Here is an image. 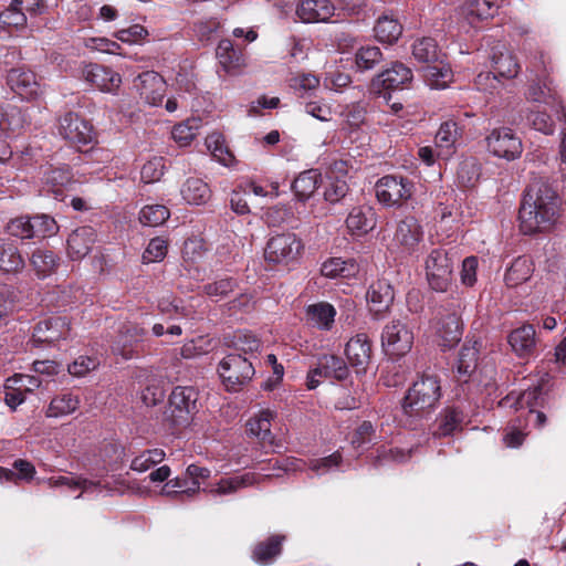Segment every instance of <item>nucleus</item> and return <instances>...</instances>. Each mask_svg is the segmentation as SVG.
Masks as SVG:
<instances>
[{"label": "nucleus", "instance_id": "f257e3e1", "mask_svg": "<svg viewBox=\"0 0 566 566\" xmlns=\"http://www.w3.org/2000/svg\"><path fill=\"white\" fill-rule=\"evenodd\" d=\"M562 207V198L553 186L544 179H534L518 211L521 231L528 235L549 231L557 223Z\"/></svg>", "mask_w": 566, "mask_h": 566}, {"label": "nucleus", "instance_id": "f03ea898", "mask_svg": "<svg viewBox=\"0 0 566 566\" xmlns=\"http://www.w3.org/2000/svg\"><path fill=\"white\" fill-rule=\"evenodd\" d=\"M440 397V380L434 375L423 374L407 391L402 410L410 418H422L436 408Z\"/></svg>", "mask_w": 566, "mask_h": 566}, {"label": "nucleus", "instance_id": "7ed1b4c3", "mask_svg": "<svg viewBox=\"0 0 566 566\" xmlns=\"http://www.w3.org/2000/svg\"><path fill=\"white\" fill-rule=\"evenodd\" d=\"M376 198L387 208H400L415 193V182L405 176L386 175L375 185Z\"/></svg>", "mask_w": 566, "mask_h": 566}, {"label": "nucleus", "instance_id": "20e7f679", "mask_svg": "<svg viewBox=\"0 0 566 566\" xmlns=\"http://www.w3.org/2000/svg\"><path fill=\"white\" fill-rule=\"evenodd\" d=\"M218 374L228 391H238L253 378L255 369L251 357L231 353L220 360Z\"/></svg>", "mask_w": 566, "mask_h": 566}, {"label": "nucleus", "instance_id": "39448f33", "mask_svg": "<svg viewBox=\"0 0 566 566\" xmlns=\"http://www.w3.org/2000/svg\"><path fill=\"white\" fill-rule=\"evenodd\" d=\"M453 259L443 248L433 249L426 259V275L430 287L446 292L451 283Z\"/></svg>", "mask_w": 566, "mask_h": 566}, {"label": "nucleus", "instance_id": "423d86ee", "mask_svg": "<svg viewBox=\"0 0 566 566\" xmlns=\"http://www.w3.org/2000/svg\"><path fill=\"white\" fill-rule=\"evenodd\" d=\"M302 249V241L295 233H279L269 239L264 250V256L265 260L271 263L290 264L297 260Z\"/></svg>", "mask_w": 566, "mask_h": 566}, {"label": "nucleus", "instance_id": "0eeeda50", "mask_svg": "<svg viewBox=\"0 0 566 566\" xmlns=\"http://www.w3.org/2000/svg\"><path fill=\"white\" fill-rule=\"evenodd\" d=\"M412 71L400 62L377 74L370 83V92L390 98L389 92L403 90L412 81Z\"/></svg>", "mask_w": 566, "mask_h": 566}, {"label": "nucleus", "instance_id": "6e6552de", "mask_svg": "<svg viewBox=\"0 0 566 566\" xmlns=\"http://www.w3.org/2000/svg\"><path fill=\"white\" fill-rule=\"evenodd\" d=\"M413 344L412 332L400 321L388 323L381 333V347L386 355L399 358L409 353Z\"/></svg>", "mask_w": 566, "mask_h": 566}, {"label": "nucleus", "instance_id": "1a4fd4ad", "mask_svg": "<svg viewBox=\"0 0 566 566\" xmlns=\"http://www.w3.org/2000/svg\"><path fill=\"white\" fill-rule=\"evenodd\" d=\"M70 322L64 316H51L36 323L31 343L34 347L54 346L70 336Z\"/></svg>", "mask_w": 566, "mask_h": 566}, {"label": "nucleus", "instance_id": "9d476101", "mask_svg": "<svg viewBox=\"0 0 566 566\" xmlns=\"http://www.w3.org/2000/svg\"><path fill=\"white\" fill-rule=\"evenodd\" d=\"M486 146L491 154L506 160H514L522 155L521 138L509 127L494 128L486 137Z\"/></svg>", "mask_w": 566, "mask_h": 566}, {"label": "nucleus", "instance_id": "9b49d317", "mask_svg": "<svg viewBox=\"0 0 566 566\" xmlns=\"http://www.w3.org/2000/svg\"><path fill=\"white\" fill-rule=\"evenodd\" d=\"M198 391L191 386H177L169 396L171 417L176 424H187L197 411Z\"/></svg>", "mask_w": 566, "mask_h": 566}, {"label": "nucleus", "instance_id": "f8f14e48", "mask_svg": "<svg viewBox=\"0 0 566 566\" xmlns=\"http://www.w3.org/2000/svg\"><path fill=\"white\" fill-rule=\"evenodd\" d=\"M57 132L63 139L75 145H88L94 139L92 125L73 112L60 117Z\"/></svg>", "mask_w": 566, "mask_h": 566}, {"label": "nucleus", "instance_id": "ddd939ff", "mask_svg": "<svg viewBox=\"0 0 566 566\" xmlns=\"http://www.w3.org/2000/svg\"><path fill=\"white\" fill-rule=\"evenodd\" d=\"M81 77L102 92L115 93L120 84V75L104 65L90 63L83 66Z\"/></svg>", "mask_w": 566, "mask_h": 566}, {"label": "nucleus", "instance_id": "4468645a", "mask_svg": "<svg viewBox=\"0 0 566 566\" xmlns=\"http://www.w3.org/2000/svg\"><path fill=\"white\" fill-rule=\"evenodd\" d=\"M439 346L451 348L462 337V324L455 313L439 314L431 325Z\"/></svg>", "mask_w": 566, "mask_h": 566}, {"label": "nucleus", "instance_id": "2eb2a0df", "mask_svg": "<svg viewBox=\"0 0 566 566\" xmlns=\"http://www.w3.org/2000/svg\"><path fill=\"white\" fill-rule=\"evenodd\" d=\"M43 191L52 192L59 200H64L65 191H75L78 185L66 167H48L42 177Z\"/></svg>", "mask_w": 566, "mask_h": 566}, {"label": "nucleus", "instance_id": "dca6fc26", "mask_svg": "<svg viewBox=\"0 0 566 566\" xmlns=\"http://www.w3.org/2000/svg\"><path fill=\"white\" fill-rule=\"evenodd\" d=\"M394 298V289L391 284L384 279L373 282L366 293L369 311L376 319L384 317L390 308Z\"/></svg>", "mask_w": 566, "mask_h": 566}, {"label": "nucleus", "instance_id": "f3484780", "mask_svg": "<svg viewBox=\"0 0 566 566\" xmlns=\"http://www.w3.org/2000/svg\"><path fill=\"white\" fill-rule=\"evenodd\" d=\"M135 86L140 97L149 105L161 104L166 93V82L161 75L154 71H147L138 75Z\"/></svg>", "mask_w": 566, "mask_h": 566}, {"label": "nucleus", "instance_id": "a211bd4d", "mask_svg": "<svg viewBox=\"0 0 566 566\" xmlns=\"http://www.w3.org/2000/svg\"><path fill=\"white\" fill-rule=\"evenodd\" d=\"M10 88L22 99L31 101L39 96L41 87L35 74L22 67L12 69L7 77Z\"/></svg>", "mask_w": 566, "mask_h": 566}, {"label": "nucleus", "instance_id": "6ab92c4d", "mask_svg": "<svg viewBox=\"0 0 566 566\" xmlns=\"http://www.w3.org/2000/svg\"><path fill=\"white\" fill-rule=\"evenodd\" d=\"M345 354L353 367L365 371L371 357V343L368 336L359 333L352 337L346 344Z\"/></svg>", "mask_w": 566, "mask_h": 566}, {"label": "nucleus", "instance_id": "aec40b11", "mask_svg": "<svg viewBox=\"0 0 566 566\" xmlns=\"http://www.w3.org/2000/svg\"><path fill=\"white\" fill-rule=\"evenodd\" d=\"M96 241V232L92 227L75 229L67 238V255L72 260H81L92 250Z\"/></svg>", "mask_w": 566, "mask_h": 566}, {"label": "nucleus", "instance_id": "412c9836", "mask_svg": "<svg viewBox=\"0 0 566 566\" xmlns=\"http://www.w3.org/2000/svg\"><path fill=\"white\" fill-rule=\"evenodd\" d=\"M335 11L329 0H303L296 9V14L305 23L328 21Z\"/></svg>", "mask_w": 566, "mask_h": 566}, {"label": "nucleus", "instance_id": "4be33fe9", "mask_svg": "<svg viewBox=\"0 0 566 566\" xmlns=\"http://www.w3.org/2000/svg\"><path fill=\"white\" fill-rule=\"evenodd\" d=\"M422 235L423 233L418 220L413 217H407L398 223L395 241L405 252L411 253L422 240Z\"/></svg>", "mask_w": 566, "mask_h": 566}, {"label": "nucleus", "instance_id": "5701e85b", "mask_svg": "<svg viewBox=\"0 0 566 566\" xmlns=\"http://www.w3.org/2000/svg\"><path fill=\"white\" fill-rule=\"evenodd\" d=\"M146 335V329L136 324L124 325L120 329L119 338L112 346V350L116 355H120L124 359L134 357V344H137Z\"/></svg>", "mask_w": 566, "mask_h": 566}, {"label": "nucleus", "instance_id": "b1692460", "mask_svg": "<svg viewBox=\"0 0 566 566\" xmlns=\"http://www.w3.org/2000/svg\"><path fill=\"white\" fill-rule=\"evenodd\" d=\"M509 344L518 357L531 356L536 347V332L533 325L524 324L509 335Z\"/></svg>", "mask_w": 566, "mask_h": 566}, {"label": "nucleus", "instance_id": "393cba45", "mask_svg": "<svg viewBox=\"0 0 566 566\" xmlns=\"http://www.w3.org/2000/svg\"><path fill=\"white\" fill-rule=\"evenodd\" d=\"M336 310L327 302L310 304L305 308L306 322L321 331H331L335 323Z\"/></svg>", "mask_w": 566, "mask_h": 566}, {"label": "nucleus", "instance_id": "a878e982", "mask_svg": "<svg viewBox=\"0 0 566 566\" xmlns=\"http://www.w3.org/2000/svg\"><path fill=\"white\" fill-rule=\"evenodd\" d=\"M216 56L226 73L235 74L244 65L242 51L235 49L229 39L221 40L216 49Z\"/></svg>", "mask_w": 566, "mask_h": 566}, {"label": "nucleus", "instance_id": "bb28decb", "mask_svg": "<svg viewBox=\"0 0 566 566\" xmlns=\"http://www.w3.org/2000/svg\"><path fill=\"white\" fill-rule=\"evenodd\" d=\"M347 229L354 235H363L376 226L375 212L371 207H355L346 219Z\"/></svg>", "mask_w": 566, "mask_h": 566}, {"label": "nucleus", "instance_id": "cd10ccee", "mask_svg": "<svg viewBox=\"0 0 566 566\" xmlns=\"http://www.w3.org/2000/svg\"><path fill=\"white\" fill-rule=\"evenodd\" d=\"M180 195L188 205L203 206L210 200L212 193L206 181L190 177L182 184Z\"/></svg>", "mask_w": 566, "mask_h": 566}, {"label": "nucleus", "instance_id": "c85d7f7f", "mask_svg": "<svg viewBox=\"0 0 566 566\" xmlns=\"http://www.w3.org/2000/svg\"><path fill=\"white\" fill-rule=\"evenodd\" d=\"M322 184V175L317 169L302 171L293 181L292 190L301 202L307 201Z\"/></svg>", "mask_w": 566, "mask_h": 566}, {"label": "nucleus", "instance_id": "c756f323", "mask_svg": "<svg viewBox=\"0 0 566 566\" xmlns=\"http://www.w3.org/2000/svg\"><path fill=\"white\" fill-rule=\"evenodd\" d=\"M259 481V475L253 472H247L240 475L222 478L214 486L210 489V493L214 495H229L241 489L253 485Z\"/></svg>", "mask_w": 566, "mask_h": 566}, {"label": "nucleus", "instance_id": "7c9ffc66", "mask_svg": "<svg viewBox=\"0 0 566 566\" xmlns=\"http://www.w3.org/2000/svg\"><path fill=\"white\" fill-rule=\"evenodd\" d=\"M534 272L533 261L528 256H518L507 268L504 282L507 287H516L528 281Z\"/></svg>", "mask_w": 566, "mask_h": 566}, {"label": "nucleus", "instance_id": "2f4dec72", "mask_svg": "<svg viewBox=\"0 0 566 566\" xmlns=\"http://www.w3.org/2000/svg\"><path fill=\"white\" fill-rule=\"evenodd\" d=\"M548 374H544L536 386L521 392L514 402L515 409H527V416H533L534 409L542 406L544 400V384L548 381Z\"/></svg>", "mask_w": 566, "mask_h": 566}, {"label": "nucleus", "instance_id": "473e14b6", "mask_svg": "<svg viewBox=\"0 0 566 566\" xmlns=\"http://www.w3.org/2000/svg\"><path fill=\"white\" fill-rule=\"evenodd\" d=\"M464 413L458 407L446 408L438 418V427L434 437H448L462 429Z\"/></svg>", "mask_w": 566, "mask_h": 566}, {"label": "nucleus", "instance_id": "72a5a7b5", "mask_svg": "<svg viewBox=\"0 0 566 566\" xmlns=\"http://www.w3.org/2000/svg\"><path fill=\"white\" fill-rule=\"evenodd\" d=\"M60 261V258L48 249H36L31 255V265L40 279L53 274L57 270Z\"/></svg>", "mask_w": 566, "mask_h": 566}, {"label": "nucleus", "instance_id": "f704fd0d", "mask_svg": "<svg viewBox=\"0 0 566 566\" xmlns=\"http://www.w3.org/2000/svg\"><path fill=\"white\" fill-rule=\"evenodd\" d=\"M27 123L21 109L14 105L6 104L0 107V136H10L20 130Z\"/></svg>", "mask_w": 566, "mask_h": 566}, {"label": "nucleus", "instance_id": "c9c22d12", "mask_svg": "<svg viewBox=\"0 0 566 566\" xmlns=\"http://www.w3.org/2000/svg\"><path fill=\"white\" fill-rule=\"evenodd\" d=\"M497 9L499 6L493 0H468L462 8V12L469 23L474 24L476 21L493 18Z\"/></svg>", "mask_w": 566, "mask_h": 566}, {"label": "nucleus", "instance_id": "e433bc0d", "mask_svg": "<svg viewBox=\"0 0 566 566\" xmlns=\"http://www.w3.org/2000/svg\"><path fill=\"white\" fill-rule=\"evenodd\" d=\"M358 271V264L354 260H343L340 258H332L325 261L321 269L322 274L331 279H349L355 276Z\"/></svg>", "mask_w": 566, "mask_h": 566}, {"label": "nucleus", "instance_id": "4c0bfd02", "mask_svg": "<svg viewBox=\"0 0 566 566\" xmlns=\"http://www.w3.org/2000/svg\"><path fill=\"white\" fill-rule=\"evenodd\" d=\"M275 417H276V413L273 410H270V409L260 410L258 415H255L253 418H251L248 421L247 426H248L249 432L262 441L271 442V440H272L271 427H272V421L274 420Z\"/></svg>", "mask_w": 566, "mask_h": 566}, {"label": "nucleus", "instance_id": "58836bf2", "mask_svg": "<svg viewBox=\"0 0 566 566\" xmlns=\"http://www.w3.org/2000/svg\"><path fill=\"white\" fill-rule=\"evenodd\" d=\"M376 39L386 44H392L400 38L402 25L399 21L389 15H381L374 27Z\"/></svg>", "mask_w": 566, "mask_h": 566}, {"label": "nucleus", "instance_id": "ea45409f", "mask_svg": "<svg viewBox=\"0 0 566 566\" xmlns=\"http://www.w3.org/2000/svg\"><path fill=\"white\" fill-rule=\"evenodd\" d=\"M437 65H428L424 67V82L430 88L443 90L453 80V73L449 64H444L442 60Z\"/></svg>", "mask_w": 566, "mask_h": 566}, {"label": "nucleus", "instance_id": "a19ab883", "mask_svg": "<svg viewBox=\"0 0 566 566\" xmlns=\"http://www.w3.org/2000/svg\"><path fill=\"white\" fill-rule=\"evenodd\" d=\"M412 55L419 63H436L442 60V52L432 38H421L412 44Z\"/></svg>", "mask_w": 566, "mask_h": 566}, {"label": "nucleus", "instance_id": "79ce46f5", "mask_svg": "<svg viewBox=\"0 0 566 566\" xmlns=\"http://www.w3.org/2000/svg\"><path fill=\"white\" fill-rule=\"evenodd\" d=\"M24 268V260L12 242L0 241V270L17 273Z\"/></svg>", "mask_w": 566, "mask_h": 566}, {"label": "nucleus", "instance_id": "37998d69", "mask_svg": "<svg viewBox=\"0 0 566 566\" xmlns=\"http://www.w3.org/2000/svg\"><path fill=\"white\" fill-rule=\"evenodd\" d=\"M206 146L212 157L226 167H231L235 163L233 154L226 146L224 137L220 133H212L206 138Z\"/></svg>", "mask_w": 566, "mask_h": 566}, {"label": "nucleus", "instance_id": "c03bdc74", "mask_svg": "<svg viewBox=\"0 0 566 566\" xmlns=\"http://www.w3.org/2000/svg\"><path fill=\"white\" fill-rule=\"evenodd\" d=\"M80 406L77 396L71 392H63L55 396L46 410V416L52 418L64 417L73 413Z\"/></svg>", "mask_w": 566, "mask_h": 566}, {"label": "nucleus", "instance_id": "a18cd8bd", "mask_svg": "<svg viewBox=\"0 0 566 566\" xmlns=\"http://www.w3.org/2000/svg\"><path fill=\"white\" fill-rule=\"evenodd\" d=\"M481 343L474 340L464 344L459 353L457 371L461 376H470L476 368L479 349Z\"/></svg>", "mask_w": 566, "mask_h": 566}, {"label": "nucleus", "instance_id": "49530a36", "mask_svg": "<svg viewBox=\"0 0 566 566\" xmlns=\"http://www.w3.org/2000/svg\"><path fill=\"white\" fill-rule=\"evenodd\" d=\"M318 371H322L324 378H334L343 380L348 376V367L345 361L334 355H325L318 359Z\"/></svg>", "mask_w": 566, "mask_h": 566}, {"label": "nucleus", "instance_id": "de8ad7c7", "mask_svg": "<svg viewBox=\"0 0 566 566\" xmlns=\"http://www.w3.org/2000/svg\"><path fill=\"white\" fill-rule=\"evenodd\" d=\"M284 536L274 535L266 542L260 543L253 551V559L262 565H268L280 555Z\"/></svg>", "mask_w": 566, "mask_h": 566}, {"label": "nucleus", "instance_id": "09e8293b", "mask_svg": "<svg viewBox=\"0 0 566 566\" xmlns=\"http://www.w3.org/2000/svg\"><path fill=\"white\" fill-rule=\"evenodd\" d=\"M51 488L66 486L70 490H82L92 492L99 488V482L87 480L78 475L52 476L48 480Z\"/></svg>", "mask_w": 566, "mask_h": 566}, {"label": "nucleus", "instance_id": "8fccbe9b", "mask_svg": "<svg viewBox=\"0 0 566 566\" xmlns=\"http://www.w3.org/2000/svg\"><path fill=\"white\" fill-rule=\"evenodd\" d=\"M166 453L163 449L155 448L142 451L130 462L133 471L143 473L164 461Z\"/></svg>", "mask_w": 566, "mask_h": 566}, {"label": "nucleus", "instance_id": "3c124183", "mask_svg": "<svg viewBox=\"0 0 566 566\" xmlns=\"http://www.w3.org/2000/svg\"><path fill=\"white\" fill-rule=\"evenodd\" d=\"M382 61V53L376 45L360 46L355 53V66L358 71L374 69Z\"/></svg>", "mask_w": 566, "mask_h": 566}, {"label": "nucleus", "instance_id": "603ef678", "mask_svg": "<svg viewBox=\"0 0 566 566\" xmlns=\"http://www.w3.org/2000/svg\"><path fill=\"white\" fill-rule=\"evenodd\" d=\"M31 239H44L56 233L57 224L48 214H35L30 217Z\"/></svg>", "mask_w": 566, "mask_h": 566}, {"label": "nucleus", "instance_id": "864d4df0", "mask_svg": "<svg viewBox=\"0 0 566 566\" xmlns=\"http://www.w3.org/2000/svg\"><path fill=\"white\" fill-rule=\"evenodd\" d=\"M494 73L493 77L514 78L520 72V65L516 59L509 52L500 53L493 56Z\"/></svg>", "mask_w": 566, "mask_h": 566}, {"label": "nucleus", "instance_id": "5fc2aeb1", "mask_svg": "<svg viewBox=\"0 0 566 566\" xmlns=\"http://www.w3.org/2000/svg\"><path fill=\"white\" fill-rule=\"evenodd\" d=\"M13 470L0 468V480L1 481H31L35 474L34 465L27 460H15L13 462Z\"/></svg>", "mask_w": 566, "mask_h": 566}, {"label": "nucleus", "instance_id": "6e6d98bb", "mask_svg": "<svg viewBox=\"0 0 566 566\" xmlns=\"http://www.w3.org/2000/svg\"><path fill=\"white\" fill-rule=\"evenodd\" d=\"M20 308L19 292L10 286L0 285V322Z\"/></svg>", "mask_w": 566, "mask_h": 566}, {"label": "nucleus", "instance_id": "4d7b16f0", "mask_svg": "<svg viewBox=\"0 0 566 566\" xmlns=\"http://www.w3.org/2000/svg\"><path fill=\"white\" fill-rule=\"evenodd\" d=\"M319 86V78L314 74H298L290 80V87L298 97L311 96Z\"/></svg>", "mask_w": 566, "mask_h": 566}, {"label": "nucleus", "instance_id": "13d9d810", "mask_svg": "<svg viewBox=\"0 0 566 566\" xmlns=\"http://www.w3.org/2000/svg\"><path fill=\"white\" fill-rule=\"evenodd\" d=\"M459 136L460 132L457 123L453 120H447L440 125L436 134V146L440 149L450 150Z\"/></svg>", "mask_w": 566, "mask_h": 566}, {"label": "nucleus", "instance_id": "bf43d9fd", "mask_svg": "<svg viewBox=\"0 0 566 566\" xmlns=\"http://www.w3.org/2000/svg\"><path fill=\"white\" fill-rule=\"evenodd\" d=\"M169 216V210L165 206L148 205L140 210L139 221L144 226L158 227L163 224Z\"/></svg>", "mask_w": 566, "mask_h": 566}, {"label": "nucleus", "instance_id": "052dcab7", "mask_svg": "<svg viewBox=\"0 0 566 566\" xmlns=\"http://www.w3.org/2000/svg\"><path fill=\"white\" fill-rule=\"evenodd\" d=\"M232 345L239 354L252 357L261 347V340L251 332H238L233 336Z\"/></svg>", "mask_w": 566, "mask_h": 566}, {"label": "nucleus", "instance_id": "680f3d73", "mask_svg": "<svg viewBox=\"0 0 566 566\" xmlns=\"http://www.w3.org/2000/svg\"><path fill=\"white\" fill-rule=\"evenodd\" d=\"M22 0H12L10 6L0 13V23L4 27H23L27 17L22 11Z\"/></svg>", "mask_w": 566, "mask_h": 566}, {"label": "nucleus", "instance_id": "e2e57ef3", "mask_svg": "<svg viewBox=\"0 0 566 566\" xmlns=\"http://www.w3.org/2000/svg\"><path fill=\"white\" fill-rule=\"evenodd\" d=\"M41 380L31 375L15 374L6 380V389L19 390L23 394L31 392L39 388Z\"/></svg>", "mask_w": 566, "mask_h": 566}, {"label": "nucleus", "instance_id": "0e129e2a", "mask_svg": "<svg viewBox=\"0 0 566 566\" xmlns=\"http://www.w3.org/2000/svg\"><path fill=\"white\" fill-rule=\"evenodd\" d=\"M344 117V129L350 132L358 129L365 122L366 108L360 104H352L342 113Z\"/></svg>", "mask_w": 566, "mask_h": 566}, {"label": "nucleus", "instance_id": "69168bd1", "mask_svg": "<svg viewBox=\"0 0 566 566\" xmlns=\"http://www.w3.org/2000/svg\"><path fill=\"white\" fill-rule=\"evenodd\" d=\"M168 251V243L163 238H154L149 241L143 253L144 263L160 262L164 260Z\"/></svg>", "mask_w": 566, "mask_h": 566}, {"label": "nucleus", "instance_id": "338daca9", "mask_svg": "<svg viewBox=\"0 0 566 566\" xmlns=\"http://www.w3.org/2000/svg\"><path fill=\"white\" fill-rule=\"evenodd\" d=\"M527 122L534 129L545 135H552L555 132V124L545 109L532 111Z\"/></svg>", "mask_w": 566, "mask_h": 566}, {"label": "nucleus", "instance_id": "774afa93", "mask_svg": "<svg viewBox=\"0 0 566 566\" xmlns=\"http://www.w3.org/2000/svg\"><path fill=\"white\" fill-rule=\"evenodd\" d=\"M198 126L195 120H187L174 126L171 136L180 146H187L197 136Z\"/></svg>", "mask_w": 566, "mask_h": 566}]
</instances>
